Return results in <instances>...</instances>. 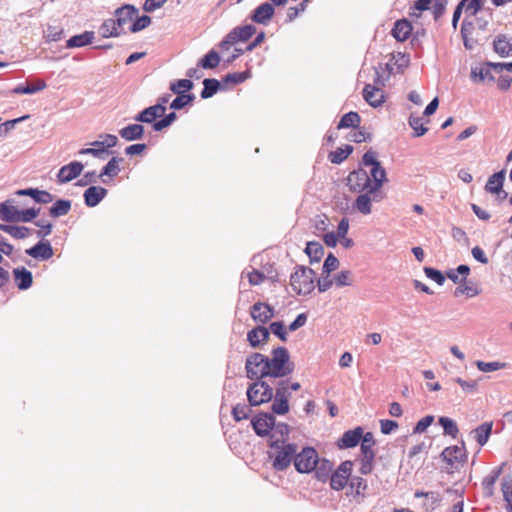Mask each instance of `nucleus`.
Returning <instances> with one entry per match:
<instances>
[{
    "instance_id": "46",
    "label": "nucleus",
    "mask_w": 512,
    "mask_h": 512,
    "mask_svg": "<svg viewBox=\"0 0 512 512\" xmlns=\"http://www.w3.org/2000/svg\"><path fill=\"white\" fill-rule=\"evenodd\" d=\"M193 88V82L189 79H180L170 84V90L175 94H187Z\"/></svg>"
},
{
    "instance_id": "50",
    "label": "nucleus",
    "mask_w": 512,
    "mask_h": 512,
    "mask_svg": "<svg viewBox=\"0 0 512 512\" xmlns=\"http://www.w3.org/2000/svg\"><path fill=\"white\" fill-rule=\"evenodd\" d=\"M349 487L356 495H363L367 489V481L359 476H353L349 479Z\"/></svg>"
},
{
    "instance_id": "15",
    "label": "nucleus",
    "mask_w": 512,
    "mask_h": 512,
    "mask_svg": "<svg viewBox=\"0 0 512 512\" xmlns=\"http://www.w3.org/2000/svg\"><path fill=\"white\" fill-rule=\"evenodd\" d=\"M363 97L373 107L381 106L385 101L384 92L381 88L366 84L363 89Z\"/></svg>"
},
{
    "instance_id": "55",
    "label": "nucleus",
    "mask_w": 512,
    "mask_h": 512,
    "mask_svg": "<svg viewBox=\"0 0 512 512\" xmlns=\"http://www.w3.org/2000/svg\"><path fill=\"white\" fill-rule=\"evenodd\" d=\"M409 125L414 130V136L420 137L424 135L427 131V128L424 126L423 120L417 116H410Z\"/></svg>"
},
{
    "instance_id": "17",
    "label": "nucleus",
    "mask_w": 512,
    "mask_h": 512,
    "mask_svg": "<svg viewBox=\"0 0 512 512\" xmlns=\"http://www.w3.org/2000/svg\"><path fill=\"white\" fill-rule=\"evenodd\" d=\"M377 193H359L354 202V208L363 215H368L372 212V202L376 200Z\"/></svg>"
},
{
    "instance_id": "7",
    "label": "nucleus",
    "mask_w": 512,
    "mask_h": 512,
    "mask_svg": "<svg viewBox=\"0 0 512 512\" xmlns=\"http://www.w3.org/2000/svg\"><path fill=\"white\" fill-rule=\"evenodd\" d=\"M267 356L261 353H252L247 357L245 362V369L247 377L251 380H259L267 377L263 371L266 370Z\"/></svg>"
},
{
    "instance_id": "49",
    "label": "nucleus",
    "mask_w": 512,
    "mask_h": 512,
    "mask_svg": "<svg viewBox=\"0 0 512 512\" xmlns=\"http://www.w3.org/2000/svg\"><path fill=\"white\" fill-rule=\"evenodd\" d=\"M204 88L201 91V97L207 99L212 97L219 89L220 83L216 79H205L203 81Z\"/></svg>"
},
{
    "instance_id": "42",
    "label": "nucleus",
    "mask_w": 512,
    "mask_h": 512,
    "mask_svg": "<svg viewBox=\"0 0 512 512\" xmlns=\"http://www.w3.org/2000/svg\"><path fill=\"white\" fill-rule=\"evenodd\" d=\"M501 471V467L493 469L486 477H484L482 481V486L488 496L492 495L494 484L499 478Z\"/></svg>"
},
{
    "instance_id": "22",
    "label": "nucleus",
    "mask_w": 512,
    "mask_h": 512,
    "mask_svg": "<svg viewBox=\"0 0 512 512\" xmlns=\"http://www.w3.org/2000/svg\"><path fill=\"white\" fill-rule=\"evenodd\" d=\"M107 190L101 186H91L84 192L85 204L94 207L106 196Z\"/></svg>"
},
{
    "instance_id": "4",
    "label": "nucleus",
    "mask_w": 512,
    "mask_h": 512,
    "mask_svg": "<svg viewBox=\"0 0 512 512\" xmlns=\"http://www.w3.org/2000/svg\"><path fill=\"white\" fill-rule=\"evenodd\" d=\"M273 398V388L262 379L255 380L247 389V399L250 406H259L271 401Z\"/></svg>"
},
{
    "instance_id": "8",
    "label": "nucleus",
    "mask_w": 512,
    "mask_h": 512,
    "mask_svg": "<svg viewBox=\"0 0 512 512\" xmlns=\"http://www.w3.org/2000/svg\"><path fill=\"white\" fill-rule=\"evenodd\" d=\"M256 32V28L253 25H245L234 28L229 32L226 37L220 42L219 47L222 50H229L231 46L239 41H247Z\"/></svg>"
},
{
    "instance_id": "47",
    "label": "nucleus",
    "mask_w": 512,
    "mask_h": 512,
    "mask_svg": "<svg viewBox=\"0 0 512 512\" xmlns=\"http://www.w3.org/2000/svg\"><path fill=\"white\" fill-rule=\"evenodd\" d=\"M439 424L442 426L445 435L452 436L456 438L459 429L454 420L449 417L442 416L439 418Z\"/></svg>"
},
{
    "instance_id": "38",
    "label": "nucleus",
    "mask_w": 512,
    "mask_h": 512,
    "mask_svg": "<svg viewBox=\"0 0 512 512\" xmlns=\"http://www.w3.org/2000/svg\"><path fill=\"white\" fill-rule=\"evenodd\" d=\"M0 230L8 233L15 239H23L30 235V229L25 226L0 224Z\"/></svg>"
},
{
    "instance_id": "40",
    "label": "nucleus",
    "mask_w": 512,
    "mask_h": 512,
    "mask_svg": "<svg viewBox=\"0 0 512 512\" xmlns=\"http://www.w3.org/2000/svg\"><path fill=\"white\" fill-rule=\"evenodd\" d=\"M361 118L357 112H349L342 116L340 119L337 128H351L357 127L360 124Z\"/></svg>"
},
{
    "instance_id": "25",
    "label": "nucleus",
    "mask_w": 512,
    "mask_h": 512,
    "mask_svg": "<svg viewBox=\"0 0 512 512\" xmlns=\"http://www.w3.org/2000/svg\"><path fill=\"white\" fill-rule=\"evenodd\" d=\"M47 87V84L42 79H37L35 81H27L25 85L20 84L13 88V94H33L36 92H40Z\"/></svg>"
},
{
    "instance_id": "64",
    "label": "nucleus",
    "mask_w": 512,
    "mask_h": 512,
    "mask_svg": "<svg viewBox=\"0 0 512 512\" xmlns=\"http://www.w3.org/2000/svg\"><path fill=\"white\" fill-rule=\"evenodd\" d=\"M504 500L512 503V479H504L501 484Z\"/></svg>"
},
{
    "instance_id": "27",
    "label": "nucleus",
    "mask_w": 512,
    "mask_h": 512,
    "mask_svg": "<svg viewBox=\"0 0 512 512\" xmlns=\"http://www.w3.org/2000/svg\"><path fill=\"white\" fill-rule=\"evenodd\" d=\"M411 32H412L411 23L406 19H402V20L396 21L391 33L397 41L403 42L409 38V36L411 35Z\"/></svg>"
},
{
    "instance_id": "16",
    "label": "nucleus",
    "mask_w": 512,
    "mask_h": 512,
    "mask_svg": "<svg viewBox=\"0 0 512 512\" xmlns=\"http://www.w3.org/2000/svg\"><path fill=\"white\" fill-rule=\"evenodd\" d=\"M136 13L137 10L132 5H124L118 8L115 11V21L117 22L118 27L124 31V28L127 24H132Z\"/></svg>"
},
{
    "instance_id": "35",
    "label": "nucleus",
    "mask_w": 512,
    "mask_h": 512,
    "mask_svg": "<svg viewBox=\"0 0 512 512\" xmlns=\"http://www.w3.org/2000/svg\"><path fill=\"white\" fill-rule=\"evenodd\" d=\"M123 161V158L121 157H112L108 163L103 167L101 173L99 174L100 178H103L104 176H107L109 178L116 177L120 169V164Z\"/></svg>"
},
{
    "instance_id": "44",
    "label": "nucleus",
    "mask_w": 512,
    "mask_h": 512,
    "mask_svg": "<svg viewBox=\"0 0 512 512\" xmlns=\"http://www.w3.org/2000/svg\"><path fill=\"white\" fill-rule=\"evenodd\" d=\"M220 63V56L215 50L209 51L199 62L204 69H214Z\"/></svg>"
},
{
    "instance_id": "9",
    "label": "nucleus",
    "mask_w": 512,
    "mask_h": 512,
    "mask_svg": "<svg viewBox=\"0 0 512 512\" xmlns=\"http://www.w3.org/2000/svg\"><path fill=\"white\" fill-rule=\"evenodd\" d=\"M353 468V462L346 460L342 462L339 467L330 476V486L333 490L340 491L347 484L350 479Z\"/></svg>"
},
{
    "instance_id": "53",
    "label": "nucleus",
    "mask_w": 512,
    "mask_h": 512,
    "mask_svg": "<svg viewBox=\"0 0 512 512\" xmlns=\"http://www.w3.org/2000/svg\"><path fill=\"white\" fill-rule=\"evenodd\" d=\"M433 0H416L414 5L411 7L410 15L413 17H420L422 12L430 9Z\"/></svg>"
},
{
    "instance_id": "26",
    "label": "nucleus",
    "mask_w": 512,
    "mask_h": 512,
    "mask_svg": "<svg viewBox=\"0 0 512 512\" xmlns=\"http://www.w3.org/2000/svg\"><path fill=\"white\" fill-rule=\"evenodd\" d=\"M273 14V6L270 3H263L254 10L251 19L255 23L266 24L272 18Z\"/></svg>"
},
{
    "instance_id": "19",
    "label": "nucleus",
    "mask_w": 512,
    "mask_h": 512,
    "mask_svg": "<svg viewBox=\"0 0 512 512\" xmlns=\"http://www.w3.org/2000/svg\"><path fill=\"white\" fill-rule=\"evenodd\" d=\"M13 277L15 285L20 290H26L32 286V273L25 267H18L13 269Z\"/></svg>"
},
{
    "instance_id": "13",
    "label": "nucleus",
    "mask_w": 512,
    "mask_h": 512,
    "mask_svg": "<svg viewBox=\"0 0 512 512\" xmlns=\"http://www.w3.org/2000/svg\"><path fill=\"white\" fill-rule=\"evenodd\" d=\"M166 113V107L162 105L150 106L135 116V120L142 123L154 124L157 118H161Z\"/></svg>"
},
{
    "instance_id": "10",
    "label": "nucleus",
    "mask_w": 512,
    "mask_h": 512,
    "mask_svg": "<svg viewBox=\"0 0 512 512\" xmlns=\"http://www.w3.org/2000/svg\"><path fill=\"white\" fill-rule=\"evenodd\" d=\"M251 425L257 436L270 437L271 431L275 426V416L271 413L260 412L252 418Z\"/></svg>"
},
{
    "instance_id": "5",
    "label": "nucleus",
    "mask_w": 512,
    "mask_h": 512,
    "mask_svg": "<svg viewBox=\"0 0 512 512\" xmlns=\"http://www.w3.org/2000/svg\"><path fill=\"white\" fill-rule=\"evenodd\" d=\"M319 460L318 452L315 448L307 446L299 453L296 452L294 467L299 473H310L314 470Z\"/></svg>"
},
{
    "instance_id": "58",
    "label": "nucleus",
    "mask_w": 512,
    "mask_h": 512,
    "mask_svg": "<svg viewBox=\"0 0 512 512\" xmlns=\"http://www.w3.org/2000/svg\"><path fill=\"white\" fill-rule=\"evenodd\" d=\"M460 385L462 390L467 394H474L478 391V382L476 380L466 381L460 377L454 379Z\"/></svg>"
},
{
    "instance_id": "11",
    "label": "nucleus",
    "mask_w": 512,
    "mask_h": 512,
    "mask_svg": "<svg viewBox=\"0 0 512 512\" xmlns=\"http://www.w3.org/2000/svg\"><path fill=\"white\" fill-rule=\"evenodd\" d=\"M363 437V428L358 426L352 430L345 431L337 440V447L339 449H348V448H354L356 447L361 438Z\"/></svg>"
},
{
    "instance_id": "48",
    "label": "nucleus",
    "mask_w": 512,
    "mask_h": 512,
    "mask_svg": "<svg viewBox=\"0 0 512 512\" xmlns=\"http://www.w3.org/2000/svg\"><path fill=\"white\" fill-rule=\"evenodd\" d=\"M252 412L251 406L246 404H237L232 409V416L236 422L248 419Z\"/></svg>"
},
{
    "instance_id": "28",
    "label": "nucleus",
    "mask_w": 512,
    "mask_h": 512,
    "mask_svg": "<svg viewBox=\"0 0 512 512\" xmlns=\"http://www.w3.org/2000/svg\"><path fill=\"white\" fill-rule=\"evenodd\" d=\"M333 469V463L325 458L318 460L316 467L314 468L315 477L317 480L321 482H326L331 474Z\"/></svg>"
},
{
    "instance_id": "32",
    "label": "nucleus",
    "mask_w": 512,
    "mask_h": 512,
    "mask_svg": "<svg viewBox=\"0 0 512 512\" xmlns=\"http://www.w3.org/2000/svg\"><path fill=\"white\" fill-rule=\"evenodd\" d=\"M505 172L500 171L491 175L485 185L486 191L492 194H499L503 187Z\"/></svg>"
},
{
    "instance_id": "21",
    "label": "nucleus",
    "mask_w": 512,
    "mask_h": 512,
    "mask_svg": "<svg viewBox=\"0 0 512 512\" xmlns=\"http://www.w3.org/2000/svg\"><path fill=\"white\" fill-rule=\"evenodd\" d=\"M253 320H271L274 317V309L267 303L256 302L250 310Z\"/></svg>"
},
{
    "instance_id": "41",
    "label": "nucleus",
    "mask_w": 512,
    "mask_h": 512,
    "mask_svg": "<svg viewBox=\"0 0 512 512\" xmlns=\"http://www.w3.org/2000/svg\"><path fill=\"white\" fill-rule=\"evenodd\" d=\"M0 218L7 222L18 221V209L6 203H0Z\"/></svg>"
},
{
    "instance_id": "37",
    "label": "nucleus",
    "mask_w": 512,
    "mask_h": 512,
    "mask_svg": "<svg viewBox=\"0 0 512 512\" xmlns=\"http://www.w3.org/2000/svg\"><path fill=\"white\" fill-rule=\"evenodd\" d=\"M71 210V201L60 199L57 200L49 209L50 216L57 218L64 216Z\"/></svg>"
},
{
    "instance_id": "34",
    "label": "nucleus",
    "mask_w": 512,
    "mask_h": 512,
    "mask_svg": "<svg viewBox=\"0 0 512 512\" xmlns=\"http://www.w3.org/2000/svg\"><path fill=\"white\" fill-rule=\"evenodd\" d=\"M362 162L365 166H371L370 174L372 175V172L378 170L380 173H382V179H386V172L385 169L381 166L380 162L377 160V155L373 151H367L363 157Z\"/></svg>"
},
{
    "instance_id": "39",
    "label": "nucleus",
    "mask_w": 512,
    "mask_h": 512,
    "mask_svg": "<svg viewBox=\"0 0 512 512\" xmlns=\"http://www.w3.org/2000/svg\"><path fill=\"white\" fill-rule=\"evenodd\" d=\"M353 147L351 145H345L344 148H337L335 151L329 153V160L333 164H340L348 158L352 153Z\"/></svg>"
},
{
    "instance_id": "6",
    "label": "nucleus",
    "mask_w": 512,
    "mask_h": 512,
    "mask_svg": "<svg viewBox=\"0 0 512 512\" xmlns=\"http://www.w3.org/2000/svg\"><path fill=\"white\" fill-rule=\"evenodd\" d=\"M297 448L298 446L295 443L280 444L279 448H275L277 451L272 462V467L276 471L286 470L292 462L294 463Z\"/></svg>"
},
{
    "instance_id": "18",
    "label": "nucleus",
    "mask_w": 512,
    "mask_h": 512,
    "mask_svg": "<svg viewBox=\"0 0 512 512\" xmlns=\"http://www.w3.org/2000/svg\"><path fill=\"white\" fill-rule=\"evenodd\" d=\"M441 457L445 462H447L449 465L453 467L455 463L464 462L466 459L465 449L464 447H458V446H450L445 448L442 453Z\"/></svg>"
},
{
    "instance_id": "33",
    "label": "nucleus",
    "mask_w": 512,
    "mask_h": 512,
    "mask_svg": "<svg viewBox=\"0 0 512 512\" xmlns=\"http://www.w3.org/2000/svg\"><path fill=\"white\" fill-rule=\"evenodd\" d=\"M99 32L102 37L110 38L119 36L123 31L120 27H118L115 19L110 18L103 22L99 28Z\"/></svg>"
},
{
    "instance_id": "36",
    "label": "nucleus",
    "mask_w": 512,
    "mask_h": 512,
    "mask_svg": "<svg viewBox=\"0 0 512 512\" xmlns=\"http://www.w3.org/2000/svg\"><path fill=\"white\" fill-rule=\"evenodd\" d=\"M479 294L477 285L471 281H465L463 284L456 287L454 295L456 297L464 296L466 298H472Z\"/></svg>"
},
{
    "instance_id": "52",
    "label": "nucleus",
    "mask_w": 512,
    "mask_h": 512,
    "mask_svg": "<svg viewBox=\"0 0 512 512\" xmlns=\"http://www.w3.org/2000/svg\"><path fill=\"white\" fill-rule=\"evenodd\" d=\"M484 4V0H462L459 5L465 8L466 12H469L471 16H475Z\"/></svg>"
},
{
    "instance_id": "31",
    "label": "nucleus",
    "mask_w": 512,
    "mask_h": 512,
    "mask_svg": "<svg viewBox=\"0 0 512 512\" xmlns=\"http://www.w3.org/2000/svg\"><path fill=\"white\" fill-rule=\"evenodd\" d=\"M94 39L93 31H85L82 34L74 35L66 42L67 48L83 47L91 44Z\"/></svg>"
},
{
    "instance_id": "30",
    "label": "nucleus",
    "mask_w": 512,
    "mask_h": 512,
    "mask_svg": "<svg viewBox=\"0 0 512 512\" xmlns=\"http://www.w3.org/2000/svg\"><path fill=\"white\" fill-rule=\"evenodd\" d=\"M492 422H484L475 428L471 433L480 446H484L492 433Z\"/></svg>"
},
{
    "instance_id": "24",
    "label": "nucleus",
    "mask_w": 512,
    "mask_h": 512,
    "mask_svg": "<svg viewBox=\"0 0 512 512\" xmlns=\"http://www.w3.org/2000/svg\"><path fill=\"white\" fill-rule=\"evenodd\" d=\"M269 338V330L265 327L258 326L250 330L247 334V340L251 347L257 348L260 344L265 343Z\"/></svg>"
},
{
    "instance_id": "63",
    "label": "nucleus",
    "mask_w": 512,
    "mask_h": 512,
    "mask_svg": "<svg viewBox=\"0 0 512 512\" xmlns=\"http://www.w3.org/2000/svg\"><path fill=\"white\" fill-rule=\"evenodd\" d=\"M446 5L447 0H433L430 9L432 10L435 19H438L443 15Z\"/></svg>"
},
{
    "instance_id": "3",
    "label": "nucleus",
    "mask_w": 512,
    "mask_h": 512,
    "mask_svg": "<svg viewBox=\"0 0 512 512\" xmlns=\"http://www.w3.org/2000/svg\"><path fill=\"white\" fill-rule=\"evenodd\" d=\"M290 285L297 294L307 295L315 289V273L310 268L299 267L290 277Z\"/></svg>"
},
{
    "instance_id": "20",
    "label": "nucleus",
    "mask_w": 512,
    "mask_h": 512,
    "mask_svg": "<svg viewBox=\"0 0 512 512\" xmlns=\"http://www.w3.org/2000/svg\"><path fill=\"white\" fill-rule=\"evenodd\" d=\"M26 254L35 259L48 260L53 256V249L49 242L41 241L35 246L27 249Z\"/></svg>"
},
{
    "instance_id": "23",
    "label": "nucleus",
    "mask_w": 512,
    "mask_h": 512,
    "mask_svg": "<svg viewBox=\"0 0 512 512\" xmlns=\"http://www.w3.org/2000/svg\"><path fill=\"white\" fill-rule=\"evenodd\" d=\"M17 195L30 196L34 201L41 204H48L53 201V196L48 191L36 188L18 190Z\"/></svg>"
},
{
    "instance_id": "51",
    "label": "nucleus",
    "mask_w": 512,
    "mask_h": 512,
    "mask_svg": "<svg viewBox=\"0 0 512 512\" xmlns=\"http://www.w3.org/2000/svg\"><path fill=\"white\" fill-rule=\"evenodd\" d=\"M195 99L193 94H177V97L171 102L170 107L178 110L192 103Z\"/></svg>"
},
{
    "instance_id": "54",
    "label": "nucleus",
    "mask_w": 512,
    "mask_h": 512,
    "mask_svg": "<svg viewBox=\"0 0 512 512\" xmlns=\"http://www.w3.org/2000/svg\"><path fill=\"white\" fill-rule=\"evenodd\" d=\"M63 28L59 25H49L45 31L47 41H59L63 36Z\"/></svg>"
},
{
    "instance_id": "61",
    "label": "nucleus",
    "mask_w": 512,
    "mask_h": 512,
    "mask_svg": "<svg viewBox=\"0 0 512 512\" xmlns=\"http://www.w3.org/2000/svg\"><path fill=\"white\" fill-rule=\"evenodd\" d=\"M433 421L434 416L432 415L423 417L416 423L415 427L413 428V433L416 434L425 432L426 429L433 423Z\"/></svg>"
},
{
    "instance_id": "12",
    "label": "nucleus",
    "mask_w": 512,
    "mask_h": 512,
    "mask_svg": "<svg viewBox=\"0 0 512 512\" xmlns=\"http://www.w3.org/2000/svg\"><path fill=\"white\" fill-rule=\"evenodd\" d=\"M290 432V428L286 423L275 422V426L273 427L269 439V447L270 448H279L280 444L286 443V440L288 438Z\"/></svg>"
},
{
    "instance_id": "1",
    "label": "nucleus",
    "mask_w": 512,
    "mask_h": 512,
    "mask_svg": "<svg viewBox=\"0 0 512 512\" xmlns=\"http://www.w3.org/2000/svg\"><path fill=\"white\" fill-rule=\"evenodd\" d=\"M385 180L382 179V173L378 170L372 172V175L364 169H357L349 173L346 179V185L349 191L359 193H377L382 188Z\"/></svg>"
},
{
    "instance_id": "56",
    "label": "nucleus",
    "mask_w": 512,
    "mask_h": 512,
    "mask_svg": "<svg viewBox=\"0 0 512 512\" xmlns=\"http://www.w3.org/2000/svg\"><path fill=\"white\" fill-rule=\"evenodd\" d=\"M272 414L277 415H285L289 412V401L288 399H276L274 398V402L271 406Z\"/></svg>"
},
{
    "instance_id": "62",
    "label": "nucleus",
    "mask_w": 512,
    "mask_h": 512,
    "mask_svg": "<svg viewBox=\"0 0 512 512\" xmlns=\"http://www.w3.org/2000/svg\"><path fill=\"white\" fill-rule=\"evenodd\" d=\"M270 331L280 338L281 341L287 340V332L284 327V322H271Z\"/></svg>"
},
{
    "instance_id": "29",
    "label": "nucleus",
    "mask_w": 512,
    "mask_h": 512,
    "mask_svg": "<svg viewBox=\"0 0 512 512\" xmlns=\"http://www.w3.org/2000/svg\"><path fill=\"white\" fill-rule=\"evenodd\" d=\"M144 127L141 124H130L119 131V135L126 141H133L142 138Z\"/></svg>"
},
{
    "instance_id": "57",
    "label": "nucleus",
    "mask_w": 512,
    "mask_h": 512,
    "mask_svg": "<svg viewBox=\"0 0 512 512\" xmlns=\"http://www.w3.org/2000/svg\"><path fill=\"white\" fill-rule=\"evenodd\" d=\"M161 118L162 119L153 124V129L155 131H161L170 126L176 120L177 115L175 112H171L167 115L164 114Z\"/></svg>"
},
{
    "instance_id": "14",
    "label": "nucleus",
    "mask_w": 512,
    "mask_h": 512,
    "mask_svg": "<svg viewBox=\"0 0 512 512\" xmlns=\"http://www.w3.org/2000/svg\"><path fill=\"white\" fill-rule=\"evenodd\" d=\"M83 170L82 163L78 161L71 162L61 167L58 172L57 178L60 183H67L78 177Z\"/></svg>"
},
{
    "instance_id": "45",
    "label": "nucleus",
    "mask_w": 512,
    "mask_h": 512,
    "mask_svg": "<svg viewBox=\"0 0 512 512\" xmlns=\"http://www.w3.org/2000/svg\"><path fill=\"white\" fill-rule=\"evenodd\" d=\"M493 46L495 52L503 57L510 55L512 52V44L505 37H497Z\"/></svg>"
},
{
    "instance_id": "59",
    "label": "nucleus",
    "mask_w": 512,
    "mask_h": 512,
    "mask_svg": "<svg viewBox=\"0 0 512 512\" xmlns=\"http://www.w3.org/2000/svg\"><path fill=\"white\" fill-rule=\"evenodd\" d=\"M476 366L482 372H492L504 368L506 364L501 362H484L479 360L476 362Z\"/></svg>"
},
{
    "instance_id": "60",
    "label": "nucleus",
    "mask_w": 512,
    "mask_h": 512,
    "mask_svg": "<svg viewBox=\"0 0 512 512\" xmlns=\"http://www.w3.org/2000/svg\"><path fill=\"white\" fill-rule=\"evenodd\" d=\"M150 23H151V18L147 15H143V16L139 17L137 20L132 22L129 30L132 33H135V32L145 29L146 27H148L150 25Z\"/></svg>"
},
{
    "instance_id": "43",
    "label": "nucleus",
    "mask_w": 512,
    "mask_h": 512,
    "mask_svg": "<svg viewBox=\"0 0 512 512\" xmlns=\"http://www.w3.org/2000/svg\"><path fill=\"white\" fill-rule=\"evenodd\" d=\"M305 252L309 256L311 262H318L324 254V249L318 242H308Z\"/></svg>"
},
{
    "instance_id": "2",
    "label": "nucleus",
    "mask_w": 512,
    "mask_h": 512,
    "mask_svg": "<svg viewBox=\"0 0 512 512\" xmlns=\"http://www.w3.org/2000/svg\"><path fill=\"white\" fill-rule=\"evenodd\" d=\"M295 365L290 361V355L285 347H277L272 350L271 357L267 356L266 370L264 375L273 378H282L290 375Z\"/></svg>"
}]
</instances>
